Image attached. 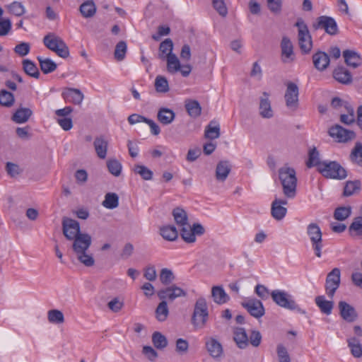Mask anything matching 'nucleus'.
Segmentation results:
<instances>
[{
    "label": "nucleus",
    "instance_id": "obj_15",
    "mask_svg": "<svg viewBox=\"0 0 362 362\" xmlns=\"http://www.w3.org/2000/svg\"><path fill=\"white\" fill-rule=\"evenodd\" d=\"M285 100L287 107L292 110H296L298 105V88L296 84L289 82L285 93Z\"/></svg>",
    "mask_w": 362,
    "mask_h": 362
},
{
    "label": "nucleus",
    "instance_id": "obj_13",
    "mask_svg": "<svg viewBox=\"0 0 362 362\" xmlns=\"http://www.w3.org/2000/svg\"><path fill=\"white\" fill-rule=\"evenodd\" d=\"M157 295L160 300H168L172 302L177 298L186 296L187 293L180 287L173 284L158 291Z\"/></svg>",
    "mask_w": 362,
    "mask_h": 362
},
{
    "label": "nucleus",
    "instance_id": "obj_39",
    "mask_svg": "<svg viewBox=\"0 0 362 362\" xmlns=\"http://www.w3.org/2000/svg\"><path fill=\"white\" fill-rule=\"evenodd\" d=\"M23 69L26 74L28 76L33 77L35 78H38L40 76V72L36 66L35 64L30 59H24L23 61Z\"/></svg>",
    "mask_w": 362,
    "mask_h": 362
},
{
    "label": "nucleus",
    "instance_id": "obj_56",
    "mask_svg": "<svg viewBox=\"0 0 362 362\" xmlns=\"http://www.w3.org/2000/svg\"><path fill=\"white\" fill-rule=\"evenodd\" d=\"M276 354L279 362H291L287 349L281 344L276 346Z\"/></svg>",
    "mask_w": 362,
    "mask_h": 362
},
{
    "label": "nucleus",
    "instance_id": "obj_54",
    "mask_svg": "<svg viewBox=\"0 0 362 362\" xmlns=\"http://www.w3.org/2000/svg\"><path fill=\"white\" fill-rule=\"evenodd\" d=\"M127 49V43L124 41H120L116 45L114 54L117 61H122L124 59Z\"/></svg>",
    "mask_w": 362,
    "mask_h": 362
},
{
    "label": "nucleus",
    "instance_id": "obj_6",
    "mask_svg": "<svg viewBox=\"0 0 362 362\" xmlns=\"http://www.w3.org/2000/svg\"><path fill=\"white\" fill-rule=\"evenodd\" d=\"M319 172L325 177L337 180H343L347 176L346 170L336 161H323Z\"/></svg>",
    "mask_w": 362,
    "mask_h": 362
},
{
    "label": "nucleus",
    "instance_id": "obj_19",
    "mask_svg": "<svg viewBox=\"0 0 362 362\" xmlns=\"http://www.w3.org/2000/svg\"><path fill=\"white\" fill-rule=\"evenodd\" d=\"M281 49L284 62L287 63L293 61V46L288 37H283Z\"/></svg>",
    "mask_w": 362,
    "mask_h": 362
},
{
    "label": "nucleus",
    "instance_id": "obj_20",
    "mask_svg": "<svg viewBox=\"0 0 362 362\" xmlns=\"http://www.w3.org/2000/svg\"><path fill=\"white\" fill-rule=\"evenodd\" d=\"M62 95L66 102L76 105L81 104L84 98L82 92L76 88H67L62 92Z\"/></svg>",
    "mask_w": 362,
    "mask_h": 362
},
{
    "label": "nucleus",
    "instance_id": "obj_62",
    "mask_svg": "<svg viewBox=\"0 0 362 362\" xmlns=\"http://www.w3.org/2000/svg\"><path fill=\"white\" fill-rule=\"evenodd\" d=\"M8 9L13 14L21 16L25 13L24 6L18 1H14L8 6Z\"/></svg>",
    "mask_w": 362,
    "mask_h": 362
},
{
    "label": "nucleus",
    "instance_id": "obj_10",
    "mask_svg": "<svg viewBox=\"0 0 362 362\" xmlns=\"http://www.w3.org/2000/svg\"><path fill=\"white\" fill-rule=\"evenodd\" d=\"M329 134L339 143H347L356 138L354 131L348 130L339 124L330 127Z\"/></svg>",
    "mask_w": 362,
    "mask_h": 362
},
{
    "label": "nucleus",
    "instance_id": "obj_8",
    "mask_svg": "<svg viewBox=\"0 0 362 362\" xmlns=\"http://www.w3.org/2000/svg\"><path fill=\"white\" fill-rule=\"evenodd\" d=\"M273 300L280 307L291 310H300L292 296L284 291L274 290L271 293Z\"/></svg>",
    "mask_w": 362,
    "mask_h": 362
},
{
    "label": "nucleus",
    "instance_id": "obj_51",
    "mask_svg": "<svg viewBox=\"0 0 362 362\" xmlns=\"http://www.w3.org/2000/svg\"><path fill=\"white\" fill-rule=\"evenodd\" d=\"M47 318L49 322L54 324H62L64 321V315L59 310H51L48 311Z\"/></svg>",
    "mask_w": 362,
    "mask_h": 362
},
{
    "label": "nucleus",
    "instance_id": "obj_4",
    "mask_svg": "<svg viewBox=\"0 0 362 362\" xmlns=\"http://www.w3.org/2000/svg\"><path fill=\"white\" fill-rule=\"evenodd\" d=\"M43 43L47 48L62 58H66L69 55V48L64 41L53 33H49L44 37Z\"/></svg>",
    "mask_w": 362,
    "mask_h": 362
},
{
    "label": "nucleus",
    "instance_id": "obj_59",
    "mask_svg": "<svg viewBox=\"0 0 362 362\" xmlns=\"http://www.w3.org/2000/svg\"><path fill=\"white\" fill-rule=\"evenodd\" d=\"M212 4L214 9L220 16L225 17L228 14V8L226 6L224 0H212Z\"/></svg>",
    "mask_w": 362,
    "mask_h": 362
},
{
    "label": "nucleus",
    "instance_id": "obj_55",
    "mask_svg": "<svg viewBox=\"0 0 362 362\" xmlns=\"http://www.w3.org/2000/svg\"><path fill=\"white\" fill-rule=\"evenodd\" d=\"M349 230L351 235L362 236V218L358 217L355 218L349 226Z\"/></svg>",
    "mask_w": 362,
    "mask_h": 362
},
{
    "label": "nucleus",
    "instance_id": "obj_40",
    "mask_svg": "<svg viewBox=\"0 0 362 362\" xmlns=\"http://www.w3.org/2000/svg\"><path fill=\"white\" fill-rule=\"evenodd\" d=\"M160 235L165 240L173 241L177 238L178 233L174 226L168 225L160 228Z\"/></svg>",
    "mask_w": 362,
    "mask_h": 362
},
{
    "label": "nucleus",
    "instance_id": "obj_12",
    "mask_svg": "<svg viewBox=\"0 0 362 362\" xmlns=\"http://www.w3.org/2000/svg\"><path fill=\"white\" fill-rule=\"evenodd\" d=\"M62 230L66 238L69 240H72L81 234L79 223L70 218H63Z\"/></svg>",
    "mask_w": 362,
    "mask_h": 362
},
{
    "label": "nucleus",
    "instance_id": "obj_31",
    "mask_svg": "<svg viewBox=\"0 0 362 362\" xmlns=\"http://www.w3.org/2000/svg\"><path fill=\"white\" fill-rule=\"evenodd\" d=\"M185 109L192 117L196 118L201 115L202 107L199 103L195 100H187L185 104Z\"/></svg>",
    "mask_w": 362,
    "mask_h": 362
},
{
    "label": "nucleus",
    "instance_id": "obj_7",
    "mask_svg": "<svg viewBox=\"0 0 362 362\" xmlns=\"http://www.w3.org/2000/svg\"><path fill=\"white\" fill-rule=\"evenodd\" d=\"M307 234L311 242L315 255L317 257H321L323 243L322 233L320 226L315 223L308 224L307 226Z\"/></svg>",
    "mask_w": 362,
    "mask_h": 362
},
{
    "label": "nucleus",
    "instance_id": "obj_45",
    "mask_svg": "<svg viewBox=\"0 0 362 362\" xmlns=\"http://www.w3.org/2000/svg\"><path fill=\"white\" fill-rule=\"evenodd\" d=\"M350 159L351 162L362 165V144L361 142L356 143L350 153Z\"/></svg>",
    "mask_w": 362,
    "mask_h": 362
},
{
    "label": "nucleus",
    "instance_id": "obj_1",
    "mask_svg": "<svg viewBox=\"0 0 362 362\" xmlns=\"http://www.w3.org/2000/svg\"><path fill=\"white\" fill-rule=\"evenodd\" d=\"M72 240V248L78 261L86 267L93 266L95 260L93 255L88 252L92 243L90 235L88 233H81Z\"/></svg>",
    "mask_w": 362,
    "mask_h": 362
},
{
    "label": "nucleus",
    "instance_id": "obj_42",
    "mask_svg": "<svg viewBox=\"0 0 362 362\" xmlns=\"http://www.w3.org/2000/svg\"><path fill=\"white\" fill-rule=\"evenodd\" d=\"M348 346L351 349V354L356 358L362 356V345L356 337H351L347 340Z\"/></svg>",
    "mask_w": 362,
    "mask_h": 362
},
{
    "label": "nucleus",
    "instance_id": "obj_34",
    "mask_svg": "<svg viewBox=\"0 0 362 362\" xmlns=\"http://www.w3.org/2000/svg\"><path fill=\"white\" fill-rule=\"evenodd\" d=\"M32 110L29 108L21 107L18 109L12 117V119L18 124L26 122L32 115Z\"/></svg>",
    "mask_w": 362,
    "mask_h": 362
},
{
    "label": "nucleus",
    "instance_id": "obj_47",
    "mask_svg": "<svg viewBox=\"0 0 362 362\" xmlns=\"http://www.w3.org/2000/svg\"><path fill=\"white\" fill-rule=\"evenodd\" d=\"M160 281L163 285L170 284L175 279V275L172 270L164 268L160 272Z\"/></svg>",
    "mask_w": 362,
    "mask_h": 362
},
{
    "label": "nucleus",
    "instance_id": "obj_38",
    "mask_svg": "<svg viewBox=\"0 0 362 362\" xmlns=\"http://www.w3.org/2000/svg\"><path fill=\"white\" fill-rule=\"evenodd\" d=\"M102 205L108 209H113L119 205V197L116 193L109 192L105 196Z\"/></svg>",
    "mask_w": 362,
    "mask_h": 362
},
{
    "label": "nucleus",
    "instance_id": "obj_29",
    "mask_svg": "<svg viewBox=\"0 0 362 362\" xmlns=\"http://www.w3.org/2000/svg\"><path fill=\"white\" fill-rule=\"evenodd\" d=\"M96 11V6L93 0H88L79 6V11L81 14L86 18L94 16Z\"/></svg>",
    "mask_w": 362,
    "mask_h": 362
},
{
    "label": "nucleus",
    "instance_id": "obj_16",
    "mask_svg": "<svg viewBox=\"0 0 362 362\" xmlns=\"http://www.w3.org/2000/svg\"><path fill=\"white\" fill-rule=\"evenodd\" d=\"M287 204L286 199L275 198L271 206L272 216L276 221L282 220L287 213V209L284 206Z\"/></svg>",
    "mask_w": 362,
    "mask_h": 362
},
{
    "label": "nucleus",
    "instance_id": "obj_35",
    "mask_svg": "<svg viewBox=\"0 0 362 362\" xmlns=\"http://www.w3.org/2000/svg\"><path fill=\"white\" fill-rule=\"evenodd\" d=\"M315 303L319 307L320 311L325 315H330L333 308V302L325 300L323 296L315 298Z\"/></svg>",
    "mask_w": 362,
    "mask_h": 362
},
{
    "label": "nucleus",
    "instance_id": "obj_52",
    "mask_svg": "<svg viewBox=\"0 0 362 362\" xmlns=\"http://www.w3.org/2000/svg\"><path fill=\"white\" fill-rule=\"evenodd\" d=\"M155 88L157 92H168L169 90V86L166 78L162 76H158L155 80Z\"/></svg>",
    "mask_w": 362,
    "mask_h": 362
},
{
    "label": "nucleus",
    "instance_id": "obj_46",
    "mask_svg": "<svg viewBox=\"0 0 362 362\" xmlns=\"http://www.w3.org/2000/svg\"><path fill=\"white\" fill-rule=\"evenodd\" d=\"M166 60L167 69L170 73H175L180 69V61L175 54H168Z\"/></svg>",
    "mask_w": 362,
    "mask_h": 362
},
{
    "label": "nucleus",
    "instance_id": "obj_14",
    "mask_svg": "<svg viewBox=\"0 0 362 362\" xmlns=\"http://www.w3.org/2000/svg\"><path fill=\"white\" fill-rule=\"evenodd\" d=\"M242 305L254 317L260 318L264 313L265 310L262 303L255 298L248 299L242 303Z\"/></svg>",
    "mask_w": 362,
    "mask_h": 362
},
{
    "label": "nucleus",
    "instance_id": "obj_5",
    "mask_svg": "<svg viewBox=\"0 0 362 362\" xmlns=\"http://www.w3.org/2000/svg\"><path fill=\"white\" fill-rule=\"evenodd\" d=\"M209 318L208 306L204 298H199L194 305L192 323L197 329L205 327Z\"/></svg>",
    "mask_w": 362,
    "mask_h": 362
},
{
    "label": "nucleus",
    "instance_id": "obj_18",
    "mask_svg": "<svg viewBox=\"0 0 362 362\" xmlns=\"http://www.w3.org/2000/svg\"><path fill=\"white\" fill-rule=\"evenodd\" d=\"M339 309L341 317L349 322H354L357 317L355 308L345 301L339 302Z\"/></svg>",
    "mask_w": 362,
    "mask_h": 362
},
{
    "label": "nucleus",
    "instance_id": "obj_21",
    "mask_svg": "<svg viewBox=\"0 0 362 362\" xmlns=\"http://www.w3.org/2000/svg\"><path fill=\"white\" fill-rule=\"evenodd\" d=\"M231 170V165L228 160H221L216 168V179L220 182H224Z\"/></svg>",
    "mask_w": 362,
    "mask_h": 362
},
{
    "label": "nucleus",
    "instance_id": "obj_41",
    "mask_svg": "<svg viewBox=\"0 0 362 362\" xmlns=\"http://www.w3.org/2000/svg\"><path fill=\"white\" fill-rule=\"evenodd\" d=\"M173 48V43L170 39H165L160 44L159 47V58L165 59L168 57V54H173L172 52Z\"/></svg>",
    "mask_w": 362,
    "mask_h": 362
},
{
    "label": "nucleus",
    "instance_id": "obj_43",
    "mask_svg": "<svg viewBox=\"0 0 362 362\" xmlns=\"http://www.w3.org/2000/svg\"><path fill=\"white\" fill-rule=\"evenodd\" d=\"M156 317L159 322H164L169 314V310L166 300L162 301L158 305L156 309Z\"/></svg>",
    "mask_w": 362,
    "mask_h": 362
},
{
    "label": "nucleus",
    "instance_id": "obj_23",
    "mask_svg": "<svg viewBox=\"0 0 362 362\" xmlns=\"http://www.w3.org/2000/svg\"><path fill=\"white\" fill-rule=\"evenodd\" d=\"M205 345L210 356L213 358H218L222 355V346L216 339L213 337L206 339Z\"/></svg>",
    "mask_w": 362,
    "mask_h": 362
},
{
    "label": "nucleus",
    "instance_id": "obj_37",
    "mask_svg": "<svg viewBox=\"0 0 362 362\" xmlns=\"http://www.w3.org/2000/svg\"><path fill=\"white\" fill-rule=\"evenodd\" d=\"M37 60L42 71L45 74L53 72L57 67V64L50 59L37 57Z\"/></svg>",
    "mask_w": 362,
    "mask_h": 362
},
{
    "label": "nucleus",
    "instance_id": "obj_36",
    "mask_svg": "<svg viewBox=\"0 0 362 362\" xmlns=\"http://www.w3.org/2000/svg\"><path fill=\"white\" fill-rule=\"evenodd\" d=\"M173 216L174 217V220L175 223L181 226L182 228L184 226L188 227V217L186 211L181 208H175L173 211Z\"/></svg>",
    "mask_w": 362,
    "mask_h": 362
},
{
    "label": "nucleus",
    "instance_id": "obj_50",
    "mask_svg": "<svg viewBox=\"0 0 362 362\" xmlns=\"http://www.w3.org/2000/svg\"><path fill=\"white\" fill-rule=\"evenodd\" d=\"M14 103V96L13 93L1 90L0 91V104L5 107H11Z\"/></svg>",
    "mask_w": 362,
    "mask_h": 362
},
{
    "label": "nucleus",
    "instance_id": "obj_53",
    "mask_svg": "<svg viewBox=\"0 0 362 362\" xmlns=\"http://www.w3.org/2000/svg\"><path fill=\"white\" fill-rule=\"evenodd\" d=\"M134 172L145 180H151L153 177V172L143 165H136L134 166Z\"/></svg>",
    "mask_w": 362,
    "mask_h": 362
},
{
    "label": "nucleus",
    "instance_id": "obj_9",
    "mask_svg": "<svg viewBox=\"0 0 362 362\" xmlns=\"http://www.w3.org/2000/svg\"><path fill=\"white\" fill-rule=\"evenodd\" d=\"M313 28L317 30H324L326 33L330 35H335L338 33V26L336 21L327 16H321L316 19L313 24Z\"/></svg>",
    "mask_w": 362,
    "mask_h": 362
},
{
    "label": "nucleus",
    "instance_id": "obj_3",
    "mask_svg": "<svg viewBox=\"0 0 362 362\" xmlns=\"http://www.w3.org/2000/svg\"><path fill=\"white\" fill-rule=\"evenodd\" d=\"M295 26L298 28V42L300 51L303 54H309L313 48V40L307 24L300 18Z\"/></svg>",
    "mask_w": 362,
    "mask_h": 362
},
{
    "label": "nucleus",
    "instance_id": "obj_11",
    "mask_svg": "<svg viewBox=\"0 0 362 362\" xmlns=\"http://www.w3.org/2000/svg\"><path fill=\"white\" fill-rule=\"evenodd\" d=\"M341 272L339 268H334L327 276L325 290L327 296L332 298L340 285Z\"/></svg>",
    "mask_w": 362,
    "mask_h": 362
},
{
    "label": "nucleus",
    "instance_id": "obj_49",
    "mask_svg": "<svg viewBox=\"0 0 362 362\" xmlns=\"http://www.w3.org/2000/svg\"><path fill=\"white\" fill-rule=\"evenodd\" d=\"M351 214V208L350 206H341L335 209L334 217L338 221H344Z\"/></svg>",
    "mask_w": 362,
    "mask_h": 362
},
{
    "label": "nucleus",
    "instance_id": "obj_61",
    "mask_svg": "<svg viewBox=\"0 0 362 362\" xmlns=\"http://www.w3.org/2000/svg\"><path fill=\"white\" fill-rule=\"evenodd\" d=\"M123 306L124 302L119 298H114L107 303L108 308L114 313L120 311Z\"/></svg>",
    "mask_w": 362,
    "mask_h": 362
},
{
    "label": "nucleus",
    "instance_id": "obj_63",
    "mask_svg": "<svg viewBox=\"0 0 362 362\" xmlns=\"http://www.w3.org/2000/svg\"><path fill=\"white\" fill-rule=\"evenodd\" d=\"M255 293L262 300H266L269 297V296H271L269 290L264 285L257 284L255 286Z\"/></svg>",
    "mask_w": 362,
    "mask_h": 362
},
{
    "label": "nucleus",
    "instance_id": "obj_58",
    "mask_svg": "<svg viewBox=\"0 0 362 362\" xmlns=\"http://www.w3.org/2000/svg\"><path fill=\"white\" fill-rule=\"evenodd\" d=\"M107 166L109 172L115 176H119L122 171L121 163L115 160L111 159L107 162Z\"/></svg>",
    "mask_w": 362,
    "mask_h": 362
},
{
    "label": "nucleus",
    "instance_id": "obj_24",
    "mask_svg": "<svg viewBox=\"0 0 362 362\" xmlns=\"http://www.w3.org/2000/svg\"><path fill=\"white\" fill-rule=\"evenodd\" d=\"M94 148L98 157L105 159L107 156L108 142L103 136H97L93 142Z\"/></svg>",
    "mask_w": 362,
    "mask_h": 362
},
{
    "label": "nucleus",
    "instance_id": "obj_48",
    "mask_svg": "<svg viewBox=\"0 0 362 362\" xmlns=\"http://www.w3.org/2000/svg\"><path fill=\"white\" fill-rule=\"evenodd\" d=\"M152 341L153 345L159 349H164L168 345L166 337L158 332H156L153 334Z\"/></svg>",
    "mask_w": 362,
    "mask_h": 362
},
{
    "label": "nucleus",
    "instance_id": "obj_32",
    "mask_svg": "<svg viewBox=\"0 0 362 362\" xmlns=\"http://www.w3.org/2000/svg\"><path fill=\"white\" fill-rule=\"evenodd\" d=\"M205 137L209 139H216L220 136V125L216 121L212 120L206 127Z\"/></svg>",
    "mask_w": 362,
    "mask_h": 362
},
{
    "label": "nucleus",
    "instance_id": "obj_22",
    "mask_svg": "<svg viewBox=\"0 0 362 362\" xmlns=\"http://www.w3.org/2000/svg\"><path fill=\"white\" fill-rule=\"evenodd\" d=\"M329 56L324 52L319 51L313 56L314 66L320 71L327 68L329 64Z\"/></svg>",
    "mask_w": 362,
    "mask_h": 362
},
{
    "label": "nucleus",
    "instance_id": "obj_25",
    "mask_svg": "<svg viewBox=\"0 0 362 362\" xmlns=\"http://www.w3.org/2000/svg\"><path fill=\"white\" fill-rule=\"evenodd\" d=\"M334 78L340 83L350 84L352 82L351 73L344 67L339 66L333 71Z\"/></svg>",
    "mask_w": 362,
    "mask_h": 362
},
{
    "label": "nucleus",
    "instance_id": "obj_17",
    "mask_svg": "<svg viewBox=\"0 0 362 362\" xmlns=\"http://www.w3.org/2000/svg\"><path fill=\"white\" fill-rule=\"evenodd\" d=\"M269 96L268 93L264 92L262 96L259 98V115L266 119L272 118L274 116V111L272 108Z\"/></svg>",
    "mask_w": 362,
    "mask_h": 362
},
{
    "label": "nucleus",
    "instance_id": "obj_33",
    "mask_svg": "<svg viewBox=\"0 0 362 362\" xmlns=\"http://www.w3.org/2000/svg\"><path fill=\"white\" fill-rule=\"evenodd\" d=\"M323 163V161L320 160V153L315 147L310 149L308 152V160L306 162L308 168H310L314 166L317 167L319 171L320 165Z\"/></svg>",
    "mask_w": 362,
    "mask_h": 362
},
{
    "label": "nucleus",
    "instance_id": "obj_30",
    "mask_svg": "<svg viewBox=\"0 0 362 362\" xmlns=\"http://www.w3.org/2000/svg\"><path fill=\"white\" fill-rule=\"evenodd\" d=\"M234 340L235 341L239 348L245 349L247 347L249 343V339L246 331L244 328L238 327L235 329Z\"/></svg>",
    "mask_w": 362,
    "mask_h": 362
},
{
    "label": "nucleus",
    "instance_id": "obj_28",
    "mask_svg": "<svg viewBox=\"0 0 362 362\" xmlns=\"http://www.w3.org/2000/svg\"><path fill=\"white\" fill-rule=\"evenodd\" d=\"M343 56L346 64L353 68H356L361 64V59L360 55L352 50H345L343 52Z\"/></svg>",
    "mask_w": 362,
    "mask_h": 362
},
{
    "label": "nucleus",
    "instance_id": "obj_26",
    "mask_svg": "<svg viewBox=\"0 0 362 362\" xmlns=\"http://www.w3.org/2000/svg\"><path fill=\"white\" fill-rule=\"evenodd\" d=\"M175 118V112L167 107H161L157 113L158 120L163 125L171 124Z\"/></svg>",
    "mask_w": 362,
    "mask_h": 362
},
{
    "label": "nucleus",
    "instance_id": "obj_27",
    "mask_svg": "<svg viewBox=\"0 0 362 362\" xmlns=\"http://www.w3.org/2000/svg\"><path fill=\"white\" fill-rule=\"evenodd\" d=\"M211 296L214 301L218 305L226 303L230 300L228 295L221 286H215L212 287Z\"/></svg>",
    "mask_w": 362,
    "mask_h": 362
},
{
    "label": "nucleus",
    "instance_id": "obj_57",
    "mask_svg": "<svg viewBox=\"0 0 362 362\" xmlns=\"http://www.w3.org/2000/svg\"><path fill=\"white\" fill-rule=\"evenodd\" d=\"M180 235L182 238L187 243H192L196 241V237L193 233L191 226H184L181 228Z\"/></svg>",
    "mask_w": 362,
    "mask_h": 362
},
{
    "label": "nucleus",
    "instance_id": "obj_2",
    "mask_svg": "<svg viewBox=\"0 0 362 362\" xmlns=\"http://www.w3.org/2000/svg\"><path fill=\"white\" fill-rule=\"evenodd\" d=\"M279 178L286 197L293 199L296 195L297 177L294 168L284 165L279 169Z\"/></svg>",
    "mask_w": 362,
    "mask_h": 362
},
{
    "label": "nucleus",
    "instance_id": "obj_64",
    "mask_svg": "<svg viewBox=\"0 0 362 362\" xmlns=\"http://www.w3.org/2000/svg\"><path fill=\"white\" fill-rule=\"evenodd\" d=\"M250 343L255 347H257L262 341V335L259 331L253 330L248 338Z\"/></svg>",
    "mask_w": 362,
    "mask_h": 362
},
{
    "label": "nucleus",
    "instance_id": "obj_44",
    "mask_svg": "<svg viewBox=\"0 0 362 362\" xmlns=\"http://www.w3.org/2000/svg\"><path fill=\"white\" fill-rule=\"evenodd\" d=\"M361 189V182L359 180L347 181L344 188L343 194L345 197H349L358 192Z\"/></svg>",
    "mask_w": 362,
    "mask_h": 362
},
{
    "label": "nucleus",
    "instance_id": "obj_60",
    "mask_svg": "<svg viewBox=\"0 0 362 362\" xmlns=\"http://www.w3.org/2000/svg\"><path fill=\"white\" fill-rule=\"evenodd\" d=\"M13 50L20 57H25L30 52V45L28 42H23L17 45Z\"/></svg>",
    "mask_w": 362,
    "mask_h": 362
}]
</instances>
